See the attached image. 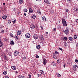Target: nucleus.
Returning <instances> with one entry per match:
<instances>
[{
  "label": "nucleus",
  "mask_w": 78,
  "mask_h": 78,
  "mask_svg": "<svg viewBox=\"0 0 78 78\" xmlns=\"http://www.w3.org/2000/svg\"><path fill=\"white\" fill-rule=\"evenodd\" d=\"M77 68H78V66L76 65H74L73 66L72 68V69H73V70H74V71H76V69H77Z\"/></svg>",
  "instance_id": "f257e3e1"
},
{
  "label": "nucleus",
  "mask_w": 78,
  "mask_h": 78,
  "mask_svg": "<svg viewBox=\"0 0 78 78\" xmlns=\"http://www.w3.org/2000/svg\"><path fill=\"white\" fill-rule=\"evenodd\" d=\"M62 23H63V25H64L65 27H66L67 26V23H66V21L65 20H62Z\"/></svg>",
  "instance_id": "f03ea898"
},
{
  "label": "nucleus",
  "mask_w": 78,
  "mask_h": 78,
  "mask_svg": "<svg viewBox=\"0 0 78 78\" xmlns=\"http://www.w3.org/2000/svg\"><path fill=\"white\" fill-rule=\"evenodd\" d=\"M39 37L40 39H41V41H44V37L43 36L41 35H39Z\"/></svg>",
  "instance_id": "7ed1b4c3"
},
{
  "label": "nucleus",
  "mask_w": 78,
  "mask_h": 78,
  "mask_svg": "<svg viewBox=\"0 0 78 78\" xmlns=\"http://www.w3.org/2000/svg\"><path fill=\"white\" fill-rule=\"evenodd\" d=\"M43 63L44 66H45L46 64H47V60L45 58L43 59Z\"/></svg>",
  "instance_id": "20e7f679"
},
{
  "label": "nucleus",
  "mask_w": 78,
  "mask_h": 78,
  "mask_svg": "<svg viewBox=\"0 0 78 78\" xmlns=\"http://www.w3.org/2000/svg\"><path fill=\"white\" fill-rule=\"evenodd\" d=\"M25 36H26L27 38H30L31 35L30 34H27L25 35Z\"/></svg>",
  "instance_id": "39448f33"
},
{
  "label": "nucleus",
  "mask_w": 78,
  "mask_h": 78,
  "mask_svg": "<svg viewBox=\"0 0 78 78\" xmlns=\"http://www.w3.org/2000/svg\"><path fill=\"white\" fill-rule=\"evenodd\" d=\"M19 52L18 51H15L14 53V56H17V55H19Z\"/></svg>",
  "instance_id": "423d86ee"
},
{
  "label": "nucleus",
  "mask_w": 78,
  "mask_h": 78,
  "mask_svg": "<svg viewBox=\"0 0 78 78\" xmlns=\"http://www.w3.org/2000/svg\"><path fill=\"white\" fill-rule=\"evenodd\" d=\"M11 68L13 70H16L17 69L16 66H12Z\"/></svg>",
  "instance_id": "0eeeda50"
},
{
  "label": "nucleus",
  "mask_w": 78,
  "mask_h": 78,
  "mask_svg": "<svg viewBox=\"0 0 78 78\" xmlns=\"http://www.w3.org/2000/svg\"><path fill=\"white\" fill-rule=\"evenodd\" d=\"M29 10L30 13H33V10L31 8H29Z\"/></svg>",
  "instance_id": "6e6552de"
},
{
  "label": "nucleus",
  "mask_w": 78,
  "mask_h": 78,
  "mask_svg": "<svg viewBox=\"0 0 78 78\" xmlns=\"http://www.w3.org/2000/svg\"><path fill=\"white\" fill-rule=\"evenodd\" d=\"M34 38L35 39H38V36L36 34H34Z\"/></svg>",
  "instance_id": "1a4fd4ad"
},
{
  "label": "nucleus",
  "mask_w": 78,
  "mask_h": 78,
  "mask_svg": "<svg viewBox=\"0 0 78 78\" xmlns=\"http://www.w3.org/2000/svg\"><path fill=\"white\" fill-rule=\"evenodd\" d=\"M51 65L53 66H56V63H55V62H53L51 64Z\"/></svg>",
  "instance_id": "9d476101"
},
{
  "label": "nucleus",
  "mask_w": 78,
  "mask_h": 78,
  "mask_svg": "<svg viewBox=\"0 0 78 78\" xmlns=\"http://www.w3.org/2000/svg\"><path fill=\"white\" fill-rule=\"evenodd\" d=\"M12 21L13 22V24H14V23H16V19H15V20L14 19H12Z\"/></svg>",
  "instance_id": "9b49d317"
},
{
  "label": "nucleus",
  "mask_w": 78,
  "mask_h": 78,
  "mask_svg": "<svg viewBox=\"0 0 78 78\" xmlns=\"http://www.w3.org/2000/svg\"><path fill=\"white\" fill-rule=\"evenodd\" d=\"M64 33L66 34H68V33H69V31L67 30H65L64 31Z\"/></svg>",
  "instance_id": "f8f14e48"
},
{
  "label": "nucleus",
  "mask_w": 78,
  "mask_h": 78,
  "mask_svg": "<svg viewBox=\"0 0 78 78\" xmlns=\"http://www.w3.org/2000/svg\"><path fill=\"white\" fill-rule=\"evenodd\" d=\"M3 42L1 41V40H0V47H2L3 46Z\"/></svg>",
  "instance_id": "ddd939ff"
},
{
  "label": "nucleus",
  "mask_w": 78,
  "mask_h": 78,
  "mask_svg": "<svg viewBox=\"0 0 78 78\" xmlns=\"http://www.w3.org/2000/svg\"><path fill=\"white\" fill-rule=\"evenodd\" d=\"M42 20L44 22H45L46 21V18H45V16H43L42 18Z\"/></svg>",
  "instance_id": "4468645a"
},
{
  "label": "nucleus",
  "mask_w": 78,
  "mask_h": 78,
  "mask_svg": "<svg viewBox=\"0 0 78 78\" xmlns=\"http://www.w3.org/2000/svg\"><path fill=\"white\" fill-rule=\"evenodd\" d=\"M30 28L33 29H34L35 28V26L34 25H30Z\"/></svg>",
  "instance_id": "2eb2a0df"
},
{
  "label": "nucleus",
  "mask_w": 78,
  "mask_h": 78,
  "mask_svg": "<svg viewBox=\"0 0 78 78\" xmlns=\"http://www.w3.org/2000/svg\"><path fill=\"white\" fill-rule=\"evenodd\" d=\"M22 32L20 31H18L17 32V34L18 35H20Z\"/></svg>",
  "instance_id": "dca6fc26"
},
{
  "label": "nucleus",
  "mask_w": 78,
  "mask_h": 78,
  "mask_svg": "<svg viewBox=\"0 0 78 78\" xmlns=\"http://www.w3.org/2000/svg\"><path fill=\"white\" fill-rule=\"evenodd\" d=\"M31 19H34L36 18V15H34L33 16H31Z\"/></svg>",
  "instance_id": "f3484780"
},
{
  "label": "nucleus",
  "mask_w": 78,
  "mask_h": 78,
  "mask_svg": "<svg viewBox=\"0 0 78 78\" xmlns=\"http://www.w3.org/2000/svg\"><path fill=\"white\" fill-rule=\"evenodd\" d=\"M14 42L12 40L10 42V44L11 45H14Z\"/></svg>",
  "instance_id": "a211bd4d"
},
{
  "label": "nucleus",
  "mask_w": 78,
  "mask_h": 78,
  "mask_svg": "<svg viewBox=\"0 0 78 78\" xmlns=\"http://www.w3.org/2000/svg\"><path fill=\"white\" fill-rule=\"evenodd\" d=\"M69 41H71L72 40V39H73V38L72 37H69Z\"/></svg>",
  "instance_id": "6ab92c4d"
},
{
  "label": "nucleus",
  "mask_w": 78,
  "mask_h": 78,
  "mask_svg": "<svg viewBox=\"0 0 78 78\" xmlns=\"http://www.w3.org/2000/svg\"><path fill=\"white\" fill-rule=\"evenodd\" d=\"M40 73L41 75H43L44 74V71H43L42 70H40Z\"/></svg>",
  "instance_id": "aec40b11"
},
{
  "label": "nucleus",
  "mask_w": 78,
  "mask_h": 78,
  "mask_svg": "<svg viewBox=\"0 0 78 78\" xmlns=\"http://www.w3.org/2000/svg\"><path fill=\"white\" fill-rule=\"evenodd\" d=\"M20 4H22L23 3V0H19Z\"/></svg>",
  "instance_id": "412c9836"
},
{
  "label": "nucleus",
  "mask_w": 78,
  "mask_h": 78,
  "mask_svg": "<svg viewBox=\"0 0 78 78\" xmlns=\"http://www.w3.org/2000/svg\"><path fill=\"white\" fill-rule=\"evenodd\" d=\"M2 18L4 19H6L7 18V16H2Z\"/></svg>",
  "instance_id": "4be33fe9"
},
{
  "label": "nucleus",
  "mask_w": 78,
  "mask_h": 78,
  "mask_svg": "<svg viewBox=\"0 0 78 78\" xmlns=\"http://www.w3.org/2000/svg\"><path fill=\"white\" fill-rule=\"evenodd\" d=\"M36 48L37 49H39L41 48V46L38 45L36 46Z\"/></svg>",
  "instance_id": "5701e85b"
},
{
  "label": "nucleus",
  "mask_w": 78,
  "mask_h": 78,
  "mask_svg": "<svg viewBox=\"0 0 78 78\" xmlns=\"http://www.w3.org/2000/svg\"><path fill=\"white\" fill-rule=\"evenodd\" d=\"M17 37V35H16L15 36V39H17H17H19V37Z\"/></svg>",
  "instance_id": "b1692460"
},
{
  "label": "nucleus",
  "mask_w": 78,
  "mask_h": 78,
  "mask_svg": "<svg viewBox=\"0 0 78 78\" xmlns=\"http://www.w3.org/2000/svg\"><path fill=\"white\" fill-rule=\"evenodd\" d=\"M4 58L5 60H7V59H8V58H7V57H6V55H4Z\"/></svg>",
  "instance_id": "393cba45"
},
{
  "label": "nucleus",
  "mask_w": 78,
  "mask_h": 78,
  "mask_svg": "<svg viewBox=\"0 0 78 78\" xmlns=\"http://www.w3.org/2000/svg\"><path fill=\"white\" fill-rule=\"evenodd\" d=\"M60 62H61V60L59 59H58L57 60V63H58V64H60Z\"/></svg>",
  "instance_id": "a878e982"
},
{
  "label": "nucleus",
  "mask_w": 78,
  "mask_h": 78,
  "mask_svg": "<svg viewBox=\"0 0 78 78\" xmlns=\"http://www.w3.org/2000/svg\"><path fill=\"white\" fill-rule=\"evenodd\" d=\"M24 12H27V11H28V10H27V9H24Z\"/></svg>",
  "instance_id": "bb28decb"
},
{
  "label": "nucleus",
  "mask_w": 78,
  "mask_h": 78,
  "mask_svg": "<svg viewBox=\"0 0 78 78\" xmlns=\"http://www.w3.org/2000/svg\"><path fill=\"white\" fill-rule=\"evenodd\" d=\"M74 39H76V38H77V35H75L74 36Z\"/></svg>",
  "instance_id": "cd10ccee"
},
{
  "label": "nucleus",
  "mask_w": 78,
  "mask_h": 78,
  "mask_svg": "<svg viewBox=\"0 0 78 78\" xmlns=\"http://www.w3.org/2000/svg\"><path fill=\"white\" fill-rule=\"evenodd\" d=\"M53 58L55 59H56L57 58V57H56V56L55 55H54L53 56Z\"/></svg>",
  "instance_id": "c85d7f7f"
},
{
  "label": "nucleus",
  "mask_w": 78,
  "mask_h": 78,
  "mask_svg": "<svg viewBox=\"0 0 78 78\" xmlns=\"http://www.w3.org/2000/svg\"><path fill=\"white\" fill-rule=\"evenodd\" d=\"M65 11H66V12H68L69 11V9H66L65 10Z\"/></svg>",
  "instance_id": "c756f323"
},
{
  "label": "nucleus",
  "mask_w": 78,
  "mask_h": 78,
  "mask_svg": "<svg viewBox=\"0 0 78 78\" xmlns=\"http://www.w3.org/2000/svg\"><path fill=\"white\" fill-rule=\"evenodd\" d=\"M12 9H13V11H16V9L14 7H13Z\"/></svg>",
  "instance_id": "7c9ffc66"
},
{
  "label": "nucleus",
  "mask_w": 78,
  "mask_h": 78,
  "mask_svg": "<svg viewBox=\"0 0 78 78\" xmlns=\"http://www.w3.org/2000/svg\"><path fill=\"white\" fill-rule=\"evenodd\" d=\"M41 75H42V74H37V76L38 77H40V76H41Z\"/></svg>",
  "instance_id": "2f4dec72"
},
{
  "label": "nucleus",
  "mask_w": 78,
  "mask_h": 78,
  "mask_svg": "<svg viewBox=\"0 0 78 78\" xmlns=\"http://www.w3.org/2000/svg\"><path fill=\"white\" fill-rule=\"evenodd\" d=\"M4 75H6L7 74V71H4L3 72Z\"/></svg>",
  "instance_id": "473e14b6"
},
{
  "label": "nucleus",
  "mask_w": 78,
  "mask_h": 78,
  "mask_svg": "<svg viewBox=\"0 0 78 78\" xmlns=\"http://www.w3.org/2000/svg\"><path fill=\"white\" fill-rule=\"evenodd\" d=\"M67 2L69 3H70L72 2V1L71 0H67Z\"/></svg>",
  "instance_id": "72a5a7b5"
},
{
  "label": "nucleus",
  "mask_w": 78,
  "mask_h": 78,
  "mask_svg": "<svg viewBox=\"0 0 78 78\" xmlns=\"http://www.w3.org/2000/svg\"><path fill=\"white\" fill-rule=\"evenodd\" d=\"M57 76L58 77H61V75L60 74H57Z\"/></svg>",
  "instance_id": "f704fd0d"
},
{
  "label": "nucleus",
  "mask_w": 78,
  "mask_h": 78,
  "mask_svg": "<svg viewBox=\"0 0 78 78\" xmlns=\"http://www.w3.org/2000/svg\"><path fill=\"white\" fill-rule=\"evenodd\" d=\"M64 39L65 40H66V41H67V37H64Z\"/></svg>",
  "instance_id": "c9c22d12"
},
{
  "label": "nucleus",
  "mask_w": 78,
  "mask_h": 78,
  "mask_svg": "<svg viewBox=\"0 0 78 78\" xmlns=\"http://www.w3.org/2000/svg\"><path fill=\"white\" fill-rule=\"evenodd\" d=\"M27 78H31V76L30 74H29V77Z\"/></svg>",
  "instance_id": "e433bc0d"
},
{
  "label": "nucleus",
  "mask_w": 78,
  "mask_h": 78,
  "mask_svg": "<svg viewBox=\"0 0 78 78\" xmlns=\"http://www.w3.org/2000/svg\"><path fill=\"white\" fill-rule=\"evenodd\" d=\"M53 31H56V28H54L53 30Z\"/></svg>",
  "instance_id": "4c0bfd02"
},
{
  "label": "nucleus",
  "mask_w": 78,
  "mask_h": 78,
  "mask_svg": "<svg viewBox=\"0 0 78 78\" xmlns=\"http://www.w3.org/2000/svg\"><path fill=\"white\" fill-rule=\"evenodd\" d=\"M40 28H41V30H43L44 29V28L42 26H41L40 27Z\"/></svg>",
  "instance_id": "58836bf2"
},
{
  "label": "nucleus",
  "mask_w": 78,
  "mask_h": 78,
  "mask_svg": "<svg viewBox=\"0 0 78 78\" xmlns=\"http://www.w3.org/2000/svg\"><path fill=\"white\" fill-rule=\"evenodd\" d=\"M10 36H11V37H13V36H14V35H13L11 33L10 34Z\"/></svg>",
  "instance_id": "ea45409f"
},
{
  "label": "nucleus",
  "mask_w": 78,
  "mask_h": 78,
  "mask_svg": "<svg viewBox=\"0 0 78 78\" xmlns=\"http://www.w3.org/2000/svg\"><path fill=\"white\" fill-rule=\"evenodd\" d=\"M55 54H56V55H58V54H59V53L57 51H55Z\"/></svg>",
  "instance_id": "a19ab883"
},
{
  "label": "nucleus",
  "mask_w": 78,
  "mask_h": 78,
  "mask_svg": "<svg viewBox=\"0 0 78 78\" xmlns=\"http://www.w3.org/2000/svg\"><path fill=\"white\" fill-rule=\"evenodd\" d=\"M8 49H7L5 50V53L6 54H7L8 53Z\"/></svg>",
  "instance_id": "79ce46f5"
},
{
  "label": "nucleus",
  "mask_w": 78,
  "mask_h": 78,
  "mask_svg": "<svg viewBox=\"0 0 78 78\" xmlns=\"http://www.w3.org/2000/svg\"><path fill=\"white\" fill-rule=\"evenodd\" d=\"M22 77V75H20L19 76V78H21Z\"/></svg>",
  "instance_id": "37998d69"
},
{
  "label": "nucleus",
  "mask_w": 78,
  "mask_h": 78,
  "mask_svg": "<svg viewBox=\"0 0 78 78\" xmlns=\"http://www.w3.org/2000/svg\"><path fill=\"white\" fill-rule=\"evenodd\" d=\"M58 49H59V50H61V51H62V48H59Z\"/></svg>",
  "instance_id": "c03bdc74"
},
{
  "label": "nucleus",
  "mask_w": 78,
  "mask_h": 78,
  "mask_svg": "<svg viewBox=\"0 0 78 78\" xmlns=\"http://www.w3.org/2000/svg\"><path fill=\"white\" fill-rule=\"evenodd\" d=\"M2 33H4V30H1Z\"/></svg>",
  "instance_id": "a18cd8bd"
},
{
  "label": "nucleus",
  "mask_w": 78,
  "mask_h": 78,
  "mask_svg": "<svg viewBox=\"0 0 78 78\" xmlns=\"http://www.w3.org/2000/svg\"><path fill=\"white\" fill-rule=\"evenodd\" d=\"M26 59V57H23V60H25Z\"/></svg>",
  "instance_id": "49530a36"
},
{
  "label": "nucleus",
  "mask_w": 78,
  "mask_h": 78,
  "mask_svg": "<svg viewBox=\"0 0 78 78\" xmlns=\"http://www.w3.org/2000/svg\"><path fill=\"white\" fill-rule=\"evenodd\" d=\"M54 10H52L51 12V14H54Z\"/></svg>",
  "instance_id": "de8ad7c7"
},
{
  "label": "nucleus",
  "mask_w": 78,
  "mask_h": 78,
  "mask_svg": "<svg viewBox=\"0 0 78 78\" xmlns=\"http://www.w3.org/2000/svg\"><path fill=\"white\" fill-rule=\"evenodd\" d=\"M47 4H50V2L49 1H47Z\"/></svg>",
  "instance_id": "09e8293b"
},
{
  "label": "nucleus",
  "mask_w": 78,
  "mask_h": 78,
  "mask_svg": "<svg viewBox=\"0 0 78 78\" xmlns=\"http://www.w3.org/2000/svg\"><path fill=\"white\" fill-rule=\"evenodd\" d=\"M44 0V2L45 3H47V2L48 0Z\"/></svg>",
  "instance_id": "8fccbe9b"
},
{
  "label": "nucleus",
  "mask_w": 78,
  "mask_h": 78,
  "mask_svg": "<svg viewBox=\"0 0 78 78\" xmlns=\"http://www.w3.org/2000/svg\"><path fill=\"white\" fill-rule=\"evenodd\" d=\"M36 58H39V56L38 55H36Z\"/></svg>",
  "instance_id": "3c124183"
},
{
  "label": "nucleus",
  "mask_w": 78,
  "mask_h": 78,
  "mask_svg": "<svg viewBox=\"0 0 78 78\" xmlns=\"http://www.w3.org/2000/svg\"><path fill=\"white\" fill-rule=\"evenodd\" d=\"M11 23V21H10V20H9V21H8V23Z\"/></svg>",
  "instance_id": "603ef678"
},
{
  "label": "nucleus",
  "mask_w": 78,
  "mask_h": 78,
  "mask_svg": "<svg viewBox=\"0 0 78 78\" xmlns=\"http://www.w3.org/2000/svg\"><path fill=\"white\" fill-rule=\"evenodd\" d=\"M2 28L3 27H2L0 26V30H2Z\"/></svg>",
  "instance_id": "864d4df0"
},
{
  "label": "nucleus",
  "mask_w": 78,
  "mask_h": 78,
  "mask_svg": "<svg viewBox=\"0 0 78 78\" xmlns=\"http://www.w3.org/2000/svg\"><path fill=\"white\" fill-rule=\"evenodd\" d=\"M5 78H9V77L7 76H5Z\"/></svg>",
  "instance_id": "5fc2aeb1"
},
{
  "label": "nucleus",
  "mask_w": 78,
  "mask_h": 78,
  "mask_svg": "<svg viewBox=\"0 0 78 78\" xmlns=\"http://www.w3.org/2000/svg\"><path fill=\"white\" fill-rule=\"evenodd\" d=\"M75 62H78V60H77V59H76L75 60Z\"/></svg>",
  "instance_id": "6e6d98bb"
},
{
  "label": "nucleus",
  "mask_w": 78,
  "mask_h": 78,
  "mask_svg": "<svg viewBox=\"0 0 78 78\" xmlns=\"http://www.w3.org/2000/svg\"><path fill=\"white\" fill-rule=\"evenodd\" d=\"M76 11L78 12V8H76Z\"/></svg>",
  "instance_id": "4d7b16f0"
},
{
  "label": "nucleus",
  "mask_w": 78,
  "mask_h": 78,
  "mask_svg": "<svg viewBox=\"0 0 78 78\" xmlns=\"http://www.w3.org/2000/svg\"><path fill=\"white\" fill-rule=\"evenodd\" d=\"M5 68L6 69V70H7L8 69V68H7V67L6 66H5Z\"/></svg>",
  "instance_id": "13d9d810"
},
{
  "label": "nucleus",
  "mask_w": 78,
  "mask_h": 78,
  "mask_svg": "<svg viewBox=\"0 0 78 78\" xmlns=\"http://www.w3.org/2000/svg\"><path fill=\"white\" fill-rule=\"evenodd\" d=\"M5 41H8V39H7L6 38H5Z\"/></svg>",
  "instance_id": "bf43d9fd"
},
{
  "label": "nucleus",
  "mask_w": 78,
  "mask_h": 78,
  "mask_svg": "<svg viewBox=\"0 0 78 78\" xmlns=\"http://www.w3.org/2000/svg\"><path fill=\"white\" fill-rule=\"evenodd\" d=\"M11 52H10V53H9V56H11V55H12L11 54Z\"/></svg>",
  "instance_id": "052dcab7"
},
{
  "label": "nucleus",
  "mask_w": 78,
  "mask_h": 78,
  "mask_svg": "<svg viewBox=\"0 0 78 78\" xmlns=\"http://www.w3.org/2000/svg\"><path fill=\"white\" fill-rule=\"evenodd\" d=\"M76 22H77V23H78V19L76 20Z\"/></svg>",
  "instance_id": "680f3d73"
},
{
  "label": "nucleus",
  "mask_w": 78,
  "mask_h": 78,
  "mask_svg": "<svg viewBox=\"0 0 78 78\" xmlns=\"http://www.w3.org/2000/svg\"><path fill=\"white\" fill-rule=\"evenodd\" d=\"M24 15L25 16H27V14H26L25 13H24Z\"/></svg>",
  "instance_id": "e2e57ef3"
},
{
  "label": "nucleus",
  "mask_w": 78,
  "mask_h": 78,
  "mask_svg": "<svg viewBox=\"0 0 78 78\" xmlns=\"http://www.w3.org/2000/svg\"><path fill=\"white\" fill-rule=\"evenodd\" d=\"M64 45H65V46H66V42L64 43Z\"/></svg>",
  "instance_id": "0e129e2a"
},
{
  "label": "nucleus",
  "mask_w": 78,
  "mask_h": 78,
  "mask_svg": "<svg viewBox=\"0 0 78 78\" xmlns=\"http://www.w3.org/2000/svg\"><path fill=\"white\" fill-rule=\"evenodd\" d=\"M39 14H41V11H39V12H38Z\"/></svg>",
  "instance_id": "69168bd1"
},
{
  "label": "nucleus",
  "mask_w": 78,
  "mask_h": 78,
  "mask_svg": "<svg viewBox=\"0 0 78 78\" xmlns=\"http://www.w3.org/2000/svg\"><path fill=\"white\" fill-rule=\"evenodd\" d=\"M36 1H37L38 2H40L41 0H36Z\"/></svg>",
  "instance_id": "338daca9"
},
{
  "label": "nucleus",
  "mask_w": 78,
  "mask_h": 78,
  "mask_svg": "<svg viewBox=\"0 0 78 78\" xmlns=\"http://www.w3.org/2000/svg\"><path fill=\"white\" fill-rule=\"evenodd\" d=\"M22 78H25V77L24 76H23L22 77Z\"/></svg>",
  "instance_id": "774afa93"
}]
</instances>
